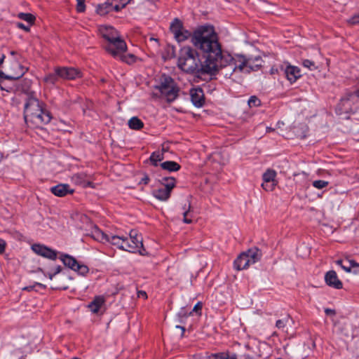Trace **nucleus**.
<instances>
[{
	"mask_svg": "<svg viewBox=\"0 0 359 359\" xmlns=\"http://www.w3.org/2000/svg\"><path fill=\"white\" fill-rule=\"evenodd\" d=\"M193 45L205 55L201 62L196 50L190 46H184L180 50L177 66L183 72L191 74H217L215 57L219 53L218 36L212 26H201L193 32Z\"/></svg>",
	"mask_w": 359,
	"mask_h": 359,
	"instance_id": "nucleus-1",
	"label": "nucleus"
},
{
	"mask_svg": "<svg viewBox=\"0 0 359 359\" xmlns=\"http://www.w3.org/2000/svg\"><path fill=\"white\" fill-rule=\"evenodd\" d=\"M24 118L27 125L35 128H41L52 119L44 103L32 95L28 96L25 104Z\"/></svg>",
	"mask_w": 359,
	"mask_h": 359,
	"instance_id": "nucleus-2",
	"label": "nucleus"
},
{
	"mask_svg": "<svg viewBox=\"0 0 359 359\" xmlns=\"http://www.w3.org/2000/svg\"><path fill=\"white\" fill-rule=\"evenodd\" d=\"M248 59L243 55L231 56L226 52L222 50L219 44V53L215 57V65H217V73L219 69L229 67V70L224 73V76L230 77L233 72L246 73Z\"/></svg>",
	"mask_w": 359,
	"mask_h": 359,
	"instance_id": "nucleus-3",
	"label": "nucleus"
},
{
	"mask_svg": "<svg viewBox=\"0 0 359 359\" xmlns=\"http://www.w3.org/2000/svg\"><path fill=\"white\" fill-rule=\"evenodd\" d=\"M99 33L107 41L106 50L113 57H116L124 50H127L126 41L121 39L118 32L111 26L102 25L99 27Z\"/></svg>",
	"mask_w": 359,
	"mask_h": 359,
	"instance_id": "nucleus-4",
	"label": "nucleus"
},
{
	"mask_svg": "<svg viewBox=\"0 0 359 359\" xmlns=\"http://www.w3.org/2000/svg\"><path fill=\"white\" fill-rule=\"evenodd\" d=\"M157 88L160 96L168 102H173L178 97L179 88L170 76H164Z\"/></svg>",
	"mask_w": 359,
	"mask_h": 359,
	"instance_id": "nucleus-5",
	"label": "nucleus"
},
{
	"mask_svg": "<svg viewBox=\"0 0 359 359\" xmlns=\"http://www.w3.org/2000/svg\"><path fill=\"white\" fill-rule=\"evenodd\" d=\"M176 180L172 177H163L161 181V187L154 189V196L163 201H167L170 196L172 189L175 187Z\"/></svg>",
	"mask_w": 359,
	"mask_h": 359,
	"instance_id": "nucleus-6",
	"label": "nucleus"
},
{
	"mask_svg": "<svg viewBox=\"0 0 359 359\" xmlns=\"http://www.w3.org/2000/svg\"><path fill=\"white\" fill-rule=\"evenodd\" d=\"M171 32L173 34L175 39L178 42H182L185 40L188 39L191 37V39L193 36V34L186 29L182 21H180L179 19L175 18L172 23L170 24V27Z\"/></svg>",
	"mask_w": 359,
	"mask_h": 359,
	"instance_id": "nucleus-7",
	"label": "nucleus"
},
{
	"mask_svg": "<svg viewBox=\"0 0 359 359\" xmlns=\"http://www.w3.org/2000/svg\"><path fill=\"white\" fill-rule=\"evenodd\" d=\"M60 259L66 266L81 275L84 276L88 273L89 269L87 266L79 263L75 258L69 255L61 254Z\"/></svg>",
	"mask_w": 359,
	"mask_h": 359,
	"instance_id": "nucleus-8",
	"label": "nucleus"
},
{
	"mask_svg": "<svg viewBox=\"0 0 359 359\" xmlns=\"http://www.w3.org/2000/svg\"><path fill=\"white\" fill-rule=\"evenodd\" d=\"M97 240H100L101 241H106L112 245L117 246L119 249L122 250L123 248L124 236H118L115 235H107L104 233L102 231L100 230H97L95 231L94 236Z\"/></svg>",
	"mask_w": 359,
	"mask_h": 359,
	"instance_id": "nucleus-9",
	"label": "nucleus"
},
{
	"mask_svg": "<svg viewBox=\"0 0 359 359\" xmlns=\"http://www.w3.org/2000/svg\"><path fill=\"white\" fill-rule=\"evenodd\" d=\"M25 73L23 67L17 61L11 64V69L8 71L7 74L3 72L4 74H0V78H5L10 80H16L20 79Z\"/></svg>",
	"mask_w": 359,
	"mask_h": 359,
	"instance_id": "nucleus-10",
	"label": "nucleus"
},
{
	"mask_svg": "<svg viewBox=\"0 0 359 359\" xmlns=\"http://www.w3.org/2000/svg\"><path fill=\"white\" fill-rule=\"evenodd\" d=\"M32 250L37 255L51 260L57 258V252L41 244H34L32 246Z\"/></svg>",
	"mask_w": 359,
	"mask_h": 359,
	"instance_id": "nucleus-11",
	"label": "nucleus"
},
{
	"mask_svg": "<svg viewBox=\"0 0 359 359\" xmlns=\"http://www.w3.org/2000/svg\"><path fill=\"white\" fill-rule=\"evenodd\" d=\"M276 176V171L271 169H268L263 174V183L262 184V187L264 190L267 191H271L273 190L276 185L275 182Z\"/></svg>",
	"mask_w": 359,
	"mask_h": 359,
	"instance_id": "nucleus-12",
	"label": "nucleus"
},
{
	"mask_svg": "<svg viewBox=\"0 0 359 359\" xmlns=\"http://www.w3.org/2000/svg\"><path fill=\"white\" fill-rule=\"evenodd\" d=\"M57 74L59 76H60V79L67 80L75 79L81 76V72L74 67H58Z\"/></svg>",
	"mask_w": 359,
	"mask_h": 359,
	"instance_id": "nucleus-13",
	"label": "nucleus"
},
{
	"mask_svg": "<svg viewBox=\"0 0 359 359\" xmlns=\"http://www.w3.org/2000/svg\"><path fill=\"white\" fill-rule=\"evenodd\" d=\"M325 280L327 285L335 289H341L342 282L338 278L337 273L334 271H329L325 273Z\"/></svg>",
	"mask_w": 359,
	"mask_h": 359,
	"instance_id": "nucleus-14",
	"label": "nucleus"
},
{
	"mask_svg": "<svg viewBox=\"0 0 359 359\" xmlns=\"http://www.w3.org/2000/svg\"><path fill=\"white\" fill-rule=\"evenodd\" d=\"M191 100L194 106L201 107L204 104V93L201 88H192L190 90Z\"/></svg>",
	"mask_w": 359,
	"mask_h": 359,
	"instance_id": "nucleus-15",
	"label": "nucleus"
},
{
	"mask_svg": "<svg viewBox=\"0 0 359 359\" xmlns=\"http://www.w3.org/2000/svg\"><path fill=\"white\" fill-rule=\"evenodd\" d=\"M130 241L133 245H137V252L142 255H144L146 250L144 248L142 243V238L141 235H138L137 232L135 230H131L129 233Z\"/></svg>",
	"mask_w": 359,
	"mask_h": 359,
	"instance_id": "nucleus-16",
	"label": "nucleus"
},
{
	"mask_svg": "<svg viewBox=\"0 0 359 359\" xmlns=\"http://www.w3.org/2000/svg\"><path fill=\"white\" fill-rule=\"evenodd\" d=\"M50 191L54 195L59 197H63L68 194H72L74 191L67 184H59L51 187Z\"/></svg>",
	"mask_w": 359,
	"mask_h": 359,
	"instance_id": "nucleus-17",
	"label": "nucleus"
},
{
	"mask_svg": "<svg viewBox=\"0 0 359 359\" xmlns=\"http://www.w3.org/2000/svg\"><path fill=\"white\" fill-rule=\"evenodd\" d=\"M284 73L290 83L295 82L301 76L300 69L296 66L287 65L284 69Z\"/></svg>",
	"mask_w": 359,
	"mask_h": 359,
	"instance_id": "nucleus-18",
	"label": "nucleus"
},
{
	"mask_svg": "<svg viewBox=\"0 0 359 359\" xmlns=\"http://www.w3.org/2000/svg\"><path fill=\"white\" fill-rule=\"evenodd\" d=\"M247 63L246 73L252 71H257L262 66L263 60L261 57H248Z\"/></svg>",
	"mask_w": 359,
	"mask_h": 359,
	"instance_id": "nucleus-19",
	"label": "nucleus"
},
{
	"mask_svg": "<svg viewBox=\"0 0 359 359\" xmlns=\"http://www.w3.org/2000/svg\"><path fill=\"white\" fill-rule=\"evenodd\" d=\"M72 182L82 187H93V182L86 180V175L83 173H76L72 177Z\"/></svg>",
	"mask_w": 359,
	"mask_h": 359,
	"instance_id": "nucleus-20",
	"label": "nucleus"
},
{
	"mask_svg": "<svg viewBox=\"0 0 359 359\" xmlns=\"http://www.w3.org/2000/svg\"><path fill=\"white\" fill-rule=\"evenodd\" d=\"M243 253L245 254L251 264L259 261L262 255L260 250L256 247L252 248Z\"/></svg>",
	"mask_w": 359,
	"mask_h": 359,
	"instance_id": "nucleus-21",
	"label": "nucleus"
},
{
	"mask_svg": "<svg viewBox=\"0 0 359 359\" xmlns=\"http://www.w3.org/2000/svg\"><path fill=\"white\" fill-rule=\"evenodd\" d=\"M342 269L346 272L353 271L354 273H359V264L353 259L344 258Z\"/></svg>",
	"mask_w": 359,
	"mask_h": 359,
	"instance_id": "nucleus-22",
	"label": "nucleus"
},
{
	"mask_svg": "<svg viewBox=\"0 0 359 359\" xmlns=\"http://www.w3.org/2000/svg\"><path fill=\"white\" fill-rule=\"evenodd\" d=\"M250 265L249 259L243 252L234 261V267L238 271L245 269Z\"/></svg>",
	"mask_w": 359,
	"mask_h": 359,
	"instance_id": "nucleus-23",
	"label": "nucleus"
},
{
	"mask_svg": "<svg viewBox=\"0 0 359 359\" xmlns=\"http://www.w3.org/2000/svg\"><path fill=\"white\" fill-rule=\"evenodd\" d=\"M104 302L105 300L103 297H95V299L88 304V308L93 313H97L100 309L104 305Z\"/></svg>",
	"mask_w": 359,
	"mask_h": 359,
	"instance_id": "nucleus-24",
	"label": "nucleus"
},
{
	"mask_svg": "<svg viewBox=\"0 0 359 359\" xmlns=\"http://www.w3.org/2000/svg\"><path fill=\"white\" fill-rule=\"evenodd\" d=\"M161 167L163 170L168 172H177L181 166L179 163L175 161H167L161 163Z\"/></svg>",
	"mask_w": 359,
	"mask_h": 359,
	"instance_id": "nucleus-25",
	"label": "nucleus"
},
{
	"mask_svg": "<svg viewBox=\"0 0 359 359\" xmlns=\"http://www.w3.org/2000/svg\"><path fill=\"white\" fill-rule=\"evenodd\" d=\"M165 151V149L163 148L162 151H156L151 154L149 161L153 165L157 166L158 163L163 160Z\"/></svg>",
	"mask_w": 359,
	"mask_h": 359,
	"instance_id": "nucleus-26",
	"label": "nucleus"
},
{
	"mask_svg": "<svg viewBox=\"0 0 359 359\" xmlns=\"http://www.w3.org/2000/svg\"><path fill=\"white\" fill-rule=\"evenodd\" d=\"M59 79H60V76L57 74V67H55L53 72L45 76L43 81L47 84L54 85L58 81Z\"/></svg>",
	"mask_w": 359,
	"mask_h": 359,
	"instance_id": "nucleus-27",
	"label": "nucleus"
},
{
	"mask_svg": "<svg viewBox=\"0 0 359 359\" xmlns=\"http://www.w3.org/2000/svg\"><path fill=\"white\" fill-rule=\"evenodd\" d=\"M96 11L99 15H104L112 11V4L109 1L100 4L97 6Z\"/></svg>",
	"mask_w": 359,
	"mask_h": 359,
	"instance_id": "nucleus-28",
	"label": "nucleus"
},
{
	"mask_svg": "<svg viewBox=\"0 0 359 359\" xmlns=\"http://www.w3.org/2000/svg\"><path fill=\"white\" fill-rule=\"evenodd\" d=\"M128 126L133 130H140L143 128L144 123L139 118L134 116L128 121Z\"/></svg>",
	"mask_w": 359,
	"mask_h": 359,
	"instance_id": "nucleus-29",
	"label": "nucleus"
},
{
	"mask_svg": "<svg viewBox=\"0 0 359 359\" xmlns=\"http://www.w3.org/2000/svg\"><path fill=\"white\" fill-rule=\"evenodd\" d=\"M126 52V50L123 51L119 55H116V57H118L121 61L127 63V64H133L136 60V57L133 54H127L125 55L124 53Z\"/></svg>",
	"mask_w": 359,
	"mask_h": 359,
	"instance_id": "nucleus-30",
	"label": "nucleus"
},
{
	"mask_svg": "<svg viewBox=\"0 0 359 359\" xmlns=\"http://www.w3.org/2000/svg\"><path fill=\"white\" fill-rule=\"evenodd\" d=\"M124 241L125 243L123 244V248H122L123 250L132 253H135L137 252V245H133L127 237H124Z\"/></svg>",
	"mask_w": 359,
	"mask_h": 359,
	"instance_id": "nucleus-31",
	"label": "nucleus"
},
{
	"mask_svg": "<svg viewBox=\"0 0 359 359\" xmlns=\"http://www.w3.org/2000/svg\"><path fill=\"white\" fill-rule=\"evenodd\" d=\"M292 321V319L289 316H286L283 319L278 320L276 323V327L283 331H287L285 327L287 325L290 324V323Z\"/></svg>",
	"mask_w": 359,
	"mask_h": 359,
	"instance_id": "nucleus-32",
	"label": "nucleus"
},
{
	"mask_svg": "<svg viewBox=\"0 0 359 359\" xmlns=\"http://www.w3.org/2000/svg\"><path fill=\"white\" fill-rule=\"evenodd\" d=\"M210 359H238V357L236 354L229 355L227 353L222 352L212 354Z\"/></svg>",
	"mask_w": 359,
	"mask_h": 359,
	"instance_id": "nucleus-33",
	"label": "nucleus"
},
{
	"mask_svg": "<svg viewBox=\"0 0 359 359\" xmlns=\"http://www.w3.org/2000/svg\"><path fill=\"white\" fill-rule=\"evenodd\" d=\"M191 203L189 202L187 206L184 208V212H183V222L186 224L192 223V214L191 213Z\"/></svg>",
	"mask_w": 359,
	"mask_h": 359,
	"instance_id": "nucleus-34",
	"label": "nucleus"
},
{
	"mask_svg": "<svg viewBox=\"0 0 359 359\" xmlns=\"http://www.w3.org/2000/svg\"><path fill=\"white\" fill-rule=\"evenodd\" d=\"M18 18L27 22L29 25H32L35 20V17L31 13H20Z\"/></svg>",
	"mask_w": 359,
	"mask_h": 359,
	"instance_id": "nucleus-35",
	"label": "nucleus"
},
{
	"mask_svg": "<svg viewBox=\"0 0 359 359\" xmlns=\"http://www.w3.org/2000/svg\"><path fill=\"white\" fill-rule=\"evenodd\" d=\"M261 104L260 100L256 96H251L248 100L250 107H258Z\"/></svg>",
	"mask_w": 359,
	"mask_h": 359,
	"instance_id": "nucleus-36",
	"label": "nucleus"
},
{
	"mask_svg": "<svg viewBox=\"0 0 359 359\" xmlns=\"http://www.w3.org/2000/svg\"><path fill=\"white\" fill-rule=\"evenodd\" d=\"M312 184L315 188L318 189H321L323 188L326 187L328 185V182L319 180L313 181Z\"/></svg>",
	"mask_w": 359,
	"mask_h": 359,
	"instance_id": "nucleus-37",
	"label": "nucleus"
},
{
	"mask_svg": "<svg viewBox=\"0 0 359 359\" xmlns=\"http://www.w3.org/2000/svg\"><path fill=\"white\" fill-rule=\"evenodd\" d=\"M302 65L304 67L308 68L309 70H314L318 68L315 62L310 60H304Z\"/></svg>",
	"mask_w": 359,
	"mask_h": 359,
	"instance_id": "nucleus-38",
	"label": "nucleus"
},
{
	"mask_svg": "<svg viewBox=\"0 0 359 359\" xmlns=\"http://www.w3.org/2000/svg\"><path fill=\"white\" fill-rule=\"evenodd\" d=\"M76 1H77L76 11L79 13L84 12L86 10L85 0H76Z\"/></svg>",
	"mask_w": 359,
	"mask_h": 359,
	"instance_id": "nucleus-39",
	"label": "nucleus"
},
{
	"mask_svg": "<svg viewBox=\"0 0 359 359\" xmlns=\"http://www.w3.org/2000/svg\"><path fill=\"white\" fill-rule=\"evenodd\" d=\"M203 307V304L201 302H198L193 308L192 311L190 313L191 314L193 312H195L197 314H201V309Z\"/></svg>",
	"mask_w": 359,
	"mask_h": 359,
	"instance_id": "nucleus-40",
	"label": "nucleus"
},
{
	"mask_svg": "<svg viewBox=\"0 0 359 359\" xmlns=\"http://www.w3.org/2000/svg\"><path fill=\"white\" fill-rule=\"evenodd\" d=\"M62 270V268L60 266H57L56 268H55V270L53 273H48V278L52 280L53 276H55L56 274L59 273Z\"/></svg>",
	"mask_w": 359,
	"mask_h": 359,
	"instance_id": "nucleus-41",
	"label": "nucleus"
},
{
	"mask_svg": "<svg viewBox=\"0 0 359 359\" xmlns=\"http://www.w3.org/2000/svg\"><path fill=\"white\" fill-rule=\"evenodd\" d=\"M130 0H128V1L126 3H124L121 5H115V6H113L112 5V11H115L116 12L121 11L123 8H124L126 6V5L129 2Z\"/></svg>",
	"mask_w": 359,
	"mask_h": 359,
	"instance_id": "nucleus-42",
	"label": "nucleus"
},
{
	"mask_svg": "<svg viewBox=\"0 0 359 359\" xmlns=\"http://www.w3.org/2000/svg\"><path fill=\"white\" fill-rule=\"evenodd\" d=\"M6 247V241L4 239L0 238V254H3L5 252Z\"/></svg>",
	"mask_w": 359,
	"mask_h": 359,
	"instance_id": "nucleus-43",
	"label": "nucleus"
},
{
	"mask_svg": "<svg viewBox=\"0 0 359 359\" xmlns=\"http://www.w3.org/2000/svg\"><path fill=\"white\" fill-rule=\"evenodd\" d=\"M349 22L353 25L359 24V13L358 15L353 16L349 20Z\"/></svg>",
	"mask_w": 359,
	"mask_h": 359,
	"instance_id": "nucleus-44",
	"label": "nucleus"
},
{
	"mask_svg": "<svg viewBox=\"0 0 359 359\" xmlns=\"http://www.w3.org/2000/svg\"><path fill=\"white\" fill-rule=\"evenodd\" d=\"M137 297L139 298H143L145 299L147 298V294L146 292L140 290V291L137 292Z\"/></svg>",
	"mask_w": 359,
	"mask_h": 359,
	"instance_id": "nucleus-45",
	"label": "nucleus"
},
{
	"mask_svg": "<svg viewBox=\"0 0 359 359\" xmlns=\"http://www.w3.org/2000/svg\"><path fill=\"white\" fill-rule=\"evenodd\" d=\"M17 26H18V27L22 29L27 32H28L29 30V27L28 26H25L24 24H22L21 22H18Z\"/></svg>",
	"mask_w": 359,
	"mask_h": 359,
	"instance_id": "nucleus-46",
	"label": "nucleus"
},
{
	"mask_svg": "<svg viewBox=\"0 0 359 359\" xmlns=\"http://www.w3.org/2000/svg\"><path fill=\"white\" fill-rule=\"evenodd\" d=\"M325 313L327 315V316H334L336 314V312L333 309H325Z\"/></svg>",
	"mask_w": 359,
	"mask_h": 359,
	"instance_id": "nucleus-47",
	"label": "nucleus"
},
{
	"mask_svg": "<svg viewBox=\"0 0 359 359\" xmlns=\"http://www.w3.org/2000/svg\"><path fill=\"white\" fill-rule=\"evenodd\" d=\"M149 182V177L147 175H144L142 179L140 181V183H143L144 184H147Z\"/></svg>",
	"mask_w": 359,
	"mask_h": 359,
	"instance_id": "nucleus-48",
	"label": "nucleus"
},
{
	"mask_svg": "<svg viewBox=\"0 0 359 359\" xmlns=\"http://www.w3.org/2000/svg\"><path fill=\"white\" fill-rule=\"evenodd\" d=\"M176 328L181 330V331H182L181 337H182L184 335V332H185V328L184 327H182V326H180V325H177Z\"/></svg>",
	"mask_w": 359,
	"mask_h": 359,
	"instance_id": "nucleus-49",
	"label": "nucleus"
},
{
	"mask_svg": "<svg viewBox=\"0 0 359 359\" xmlns=\"http://www.w3.org/2000/svg\"><path fill=\"white\" fill-rule=\"evenodd\" d=\"M5 55L4 54L0 55V65L3 63ZM0 74H4L2 72H0Z\"/></svg>",
	"mask_w": 359,
	"mask_h": 359,
	"instance_id": "nucleus-50",
	"label": "nucleus"
},
{
	"mask_svg": "<svg viewBox=\"0 0 359 359\" xmlns=\"http://www.w3.org/2000/svg\"><path fill=\"white\" fill-rule=\"evenodd\" d=\"M336 264L339 266H340L341 268H342V265H343V262H344V259H338L337 260L336 262Z\"/></svg>",
	"mask_w": 359,
	"mask_h": 359,
	"instance_id": "nucleus-51",
	"label": "nucleus"
},
{
	"mask_svg": "<svg viewBox=\"0 0 359 359\" xmlns=\"http://www.w3.org/2000/svg\"><path fill=\"white\" fill-rule=\"evenodd\" d=\"M352 96H353V94H350V95H348V97H346V98H342V99L341 100V102H346V101L349 100Z\"/></svg>",
	"mask_w": 359,
	"mask_h": 359,
	"instance_id": "nucleus-52",
	"label": "nucleus"
},
{
	"mask_svg": "<svg viewBox=\"0 0 359 359\" xmlns=\"http://www.w3.org/2000/svg\"><path fill=\"white\" fill-rule=\"evenodd\" d=\"M238 359H252V358L248 355H244L243 357H241V358H238Z\"/></svg>",
	"mask_w": 359,
	"mask_h": 359,
	"instance_id": "nucleus-53",
	"label": "nucleus"
},
{
	"mask_svg": "<svg viewBox=\"0 0 359 359\" xmlns=\"http://www.w3.org/2000/svg\"><path fill=\"white\" fill-rule=\"evenodd\" d=\"M34 286L25 287L23 288L25 290L30 291L33 289Z\"/></svg>",
	"mask_w": 359,
	"mask_h": 359,
	"instance_id": "nucleus-54",
	"label": "nucleus"
},
{
	"mask_svg": "<svg viewBox=\"0 0 359 359\" xmlns=\"http://www.w3.org/2000/svg\"><path fill=\"white\" fill-rule=\"evenodd\" d=\"M36 285L40 287H45V286L43 285H42L41 283H36Z\"/></svg>",
	"mask_w": 359,
	"mask_h": 359,
	"instance_id": "nucleus-55",
	"label": "nucleus"
},
{
	"mask_svg": "<svg viewBox=\"0 0 359 359\" xmlns=\"http://www.w3.org/2000/svg\"><path fill=\"white\" fill-rule=\"evenodd\" d=\"M271 74H273V73L275 72V70H274V69H273V68H272V69H271Z\"/></svg>",
	"mask_w": 359,
	"mask_h": 359,
	"instance_id": "nucleus-56",
	"label": "nucleus"
},
{
	"mask_svg": "<svg viewBox=\"0 0 359 359\" xmlns=\"http://www.w3.org/2000/svg\"><path fill=\"white\" fill-rule=\"evenodd\" d=\"M11 55H15V52H14V51H11Z\"/></svg>",
	"mask_w": 359,
	"mask_h": 359,
	"instance_id": "nucleus-57",
	"label": "nucleus"
},
{
	"mask_svg": "<svg viewBox=\"0 0 359 359\" xmlns=\"http://www.w3.org/2000/svg\"><path fill=\"white\" fill-rule=\"evenodd\" d=\"M72 359H80V358L75 357V358H73Z\"/></svg>",
	"mask_w": 359,
	"mask_h": 359,
	"instance_id": "nucleus-58",
	"label": "nucleus"
}]
</instances>
